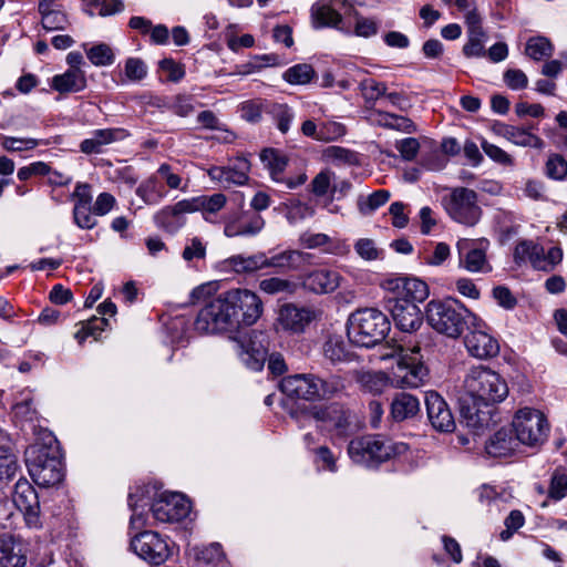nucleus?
Segmentation results:
<instances>
[{
  "label": "nucleus",
  "mask_w": 567,
  "mask_h": 567,
  "mask_svg": "<svg viewBox=\"0 0 567 567\" xmlns=\"http://www.w3.org/2000/svg\"><path fill=\"white\" fill-rule=\"evenodd\" d=\"M124 72L130 81H141L147 74V66L143 60L138 58H128L125 61Z\"/></svg>",
  "instance_id": "59"
},
{
  "label": "nucleus",
  "mask_w": 567,
  "mask_h": 567,
  "mask_svg": "<svg viewBox=\"0 0 567 567\" xmlns=\"http://www.w3.org/2000/svg\"><path fill=\"white\" fill-rule=\"evenodd\" d=\"M390 198V192L385 189H379L368 197H361L358 202L359 209L362 214H371L379 207L383 206Z\"/></svg>",
  "instance_id": "48"
},
{
  "label": "nucleus",
  "mask_w": 567,
  "mask_h": 567,
  "mask_svg": "<svg viewBox=\"0 0 567 567\" xmlns=\"http://www.w3.org/2000/svg\"><path fill=\"white\" fill-rule=\"evenodd\" d=\"M333 176V173L330 171H321L310 184L311 192L318 197L324 196L332 188L331 182Z\"/></svg>",
  "instance_id": "62"
},
{
  "label": "nucleus",
  "mask_w": 567,
  "mask_h": 567,
  "mask_svg": "<svg viewBox=\"0 0 567 567\" xmlns=\"http://www.w3.org/2000/svg\"><path fill=\"white\" fill-rule=\"evenodd\" d=\"M406 444L393 442L380 434L352 439L348 445L349 457L359 465L375 468L396 455L405 453Z\"/></svg>",
  "instance_id": "5"
},
{
  "label": "nucleus",
  "mask_w": 567,
  "mask_h": 567,
  "mask_svg": "<svg viewBox=\"0 0 567 567\" xmlns=\"http://www.w3.org/2000/svg\"><path fill=\"white\" fill-rule=\"evenodd\" d=\"M311 17L316 28H336L342 21V16L332 7L323 2H317L312 6Z\"/></svg>",
  "instance_id": "37"
},
{
  "label": "nucleus",
  "mask_w": 567,
  "mask_h": 567,
  "mask_svg": "<svg viewBox=\"0 0 567 567\" xmlns=\"http://www.w3.org/2000/svg\"><path fill=\"white\" fill-rule=\"evenodd\" d=\"M12 502L23 514L25 525L29 528L42 527L39 497L33 486L27 480H19L14 485Z\"/></svg>",
  "instance_id": "12"
},
{
  "label": "nucleus",
  "mask_w": 567,
  "mask_h": 567,
  "mask_svg": "<svg viewBox=\"0 0 567 567\" xmlns=\"http://www.w3.org/2000/svg\"><path fill=\"white\" fill-rule=\"evenodd\" d=\"M89 7L90 16H93L94 11H96L101 17L112 16L124 10L122 0H90Z\"/></svg>",
  "instance_id": "50"
},
{
  "label": "nucleus",
  "mask_w": 567,
  "mask_h": 567,
  "mask_svg": "<svg viewBox=\"0 0 567 567\" xmlns=\"http://www.w3.org/2000/svg\"><path fill=\"white\" fill-rule=\"evenodd\" d=\"M341 279L338 271L319 268L303 276L302 286L315 293H330L340 286Z\"/></svg>",
  "instance_id": "24"
},
{
  "label": "nucleus",
  "mask_w": 567,
  "mask_h": 567,
  "mask_svg": "<svg viewBox=\"0 0 567 567\" xmlns=\"http://www.w3.org/2000/svg\"><path fill=\"white\" fill-rule=\"evenodd\" d=\"M548 496L554 501H560L567 496V472L555 470L548 488Z\"/></svg>",
  "instance_id": "51"
},
{
  "label": "nucleus",
  "mask_w": 567,
  "mask_h": 567,
  "mask_svg": "<svg viewBox=\"0 0 567 567\" xmlns=\"http://www.w3.org/2000/svg\"><path fill=\"white\" fill-rule=\"evenodd\" d=\"M136 493H130L128 494V506L132 509V516L130 519V527L131 529H141L143 528L147 523V517L144 513L145 506H147V503L140 505Z\"/></svg>",
  "instance_id": "52"
},
{
  "label": "nucleus",
  "mask_w": 567,
  "mask_h": 567,
  "mask_svg": "<svg viewBox=\"0 0 567 567\" xmlns=\"http://www.w3.org/2000/svg\"><path fill=\"white\" fill-rule=\"evenodd\" d=\"M19 470L16 454L7 445L0 446V480H12Z\"/></svg>",
  "instance_id": "45"
},
{
  "label": "nucleus",
  "mask_w": 567,
  "mask_h": 567,
  "mask_svg": "<svg viewBox=\"0 0 567 567\" xmlns=\"http://www.w3.org/2000/svg\"><path fill=\"white\" fill-rule=\"evenodd\" d=\"M90 62L96 66H106L113 64L115 60L112 48L106 43H99L89 49L83 45Z\"/></svg>",
  "instance_id": "42"
},
{
  "label": "nucleus",
  "mask_w": 567,
  "mask_h": 567,
  "mask_svg": "<svg viewBox=\"0 0 567 567\" xmlns=\"http://www.w3.org/2000/svg\"><path fill=\"white\" fill-rule=\"evenodd\" d=\"M389 331L388 317L375 308L357 310L348 320L349 340L360 347H374L384 340Z\"/></svg>",
  "instance_id": "6"
},
{
  "label": "nucleus",
  "mask_w": 567,
  "mask_h": 567,
  "mask_svg": "<svg viewBox=\"0 0 567 567\" xmlns=\"http://www.w3.org/2000/svg\"><path fill=\"white\" fill-rule=\"evenodd\" d=\"M355 380L364 392L381 394L389 386V378L383 372H357Z\"/></svg>",
  "instance_id": "34"
},
{
  "label": "nucleus",
  "mask_w": 567,
  "mask_h": 567,
  "mask_svg": "<svg viewBox=\"0 0 567 567\" xmlns=\"http://www.w3.org/2000/svg\"><path fill=\"white\" fill-rule=\"evenodd\" d=\"M504 524L506 528L501 532L499 537L506 542L525 524V517L520 511L514 509L505 518Z\"/></svg>",
  "instance_id": "58"
},
{
  "label": "nucleus",
  "mask_w": 567,
  "mask_h": 567,
  "mask_svg": "<svg viewBox=\"0 0 567 567\" xmlns=\"http://www.w3.org/2000/svg\"><path fill=\"white\" fill-rule=\"evenodd\" d=\"M25 563L21 543L10 535L0 536V567H24Z\"/></svg>",
  "instance_id": "29"
},
{
  "label": "nucleus",
  "mask_w": 567,
  "mask_h": 567,
  "mask_svg": "<svg viewBox=\"0 0 567 567\" xmlns=\"http://www.w3.org/2000/svg\"><path fill=\"white\" fill-rule=\"evenodd\" d=\"M385 289L392 293L385 302L395 326L403 332L416 331L423 322L417 303L427 298V285L417 278H395L385 282Z\"/></svg>",
  "instance_id": "3"
},
{
  "label": "nucleus",
  "mask_w": 567,
  "mask_h": 567,
  "mask_svg": "<svg viewBox=\"0 0 567 567\" xmlns=\"http://www.w3.org/2000/svg\"><path fill=\"white\" fill-rule=\"evenodd\" d=\"M260 159L269 171L272 181L277 183H284L290 189L303 185L307 181V174L305 172L299 173L297 177H282V173L287 167L288 159L277 150L265 148L260 153Z\"/></svg>",
  "instance_id": "18"
},
{
  "label": "nucleus",
  "mask_w": 567,
  "mask_h": 567,
  "mask_svg": "<svg viewBox=\"0 0 567 567\" xmlns=\"http://www.w3.org/2000/svg\"><path fill=\"white\" fill-rule=\"evenodd\" d=\"M322 354L332 364L351 361L353 357L341 336H330L322 346Z\"/></svg>",
  "instance_id": "32"
},
{
  "label": "nucleus",
  "mask_w": 567,
  "mask_h": 567,
  "mask_svg": "<svg viewBox=\"0 0 567 567\" xmlns=\"http://www.w3.org/2000/svg\"><path fill=\"white\" fill-rule=\"evenodd\" d=\"M265 227V219L251 210L231 213L224 218L226 237H252Z\"/></svg>",
  "instance_id": "14"
},
{
  "label": "nucleus",
  "mask_w": 567,
  "mask_h": 567,
  "mask_svg": "<svg viewBox=\"0 0 567 567\" xmlns=\"http://www.w3.org/2000/svg\"><path fill=\"white\" fill-rule=\"evenodd\" d=\"M72 215L74 224L82 229H92L97 224L92 206L73 207Z\"/></svg>",
  "instance_id": "57"
},
{
  "label": "nucleus",
  "mask_w": 567,
  "mask_h": 567,
  "mask_svg": "<svg viewBox=\"0 0 567 567\" xmlns=\"http://www.w3.org/2000/svg\"><path fill=\"white\" fill-rule=\"evenodd\" d=\"M132 550L152 565H161L171 556V548L161 535L153 530H144L131 539Z\"/></svg>",
  "instance_id": "10"
},
{
  "label": "nucleus",
  "mask_w": 567,
  "mask_h": 567,
  "mask_svg": "<svg viewBox=\"0 0 567 567\" xmlns=\"http://www.w3.org/2000/svg\"><path fill=\"white\" fill-rule=\"evenodd\" d=\"M262 313L260 298L248 289H230L209 300L198 312L195 329L214 334L252 326Z\"/></svg>",
  "instance_id": "1"
},
{
  "label": "nucleus",
  "mask_w": 567,
  "mask_h": 567,
  "mask_svg": "<svg viewBox=\"0 0 567 567\" xmlns=\"http://www.w3.org/2000/svg\"><path fill=\"white\" fill-rule=\"evenodd\" d=\"M315 76V70L310 64H296L284 73V79L290 84H307Z\"/></svg>",
  "instance_id": "46"
},
{
  "label": "nucleus",
  "mask_w": 567,
  "mask_h": 567,
  "mask_svg": "<svg viewBox=\"0 0 567 567\" xmlns=\"http://www.w3.org/2000/svg\"><path fill=\"white\" fill-rule=\"evenodd\" d=\"M321 312L311 307H298L292 303L284 305L278 313V323L282 330L300 334L320 317Z\"/></svg>",
  "instance_id": "15"
},
{
  "label": "nucleus",
  "mask_w": 567,
  "mask_h": 567,
  "mask_svg": "<svg viewBox=\"0 0 567 567\" xmlns=\"http://www.w3.org/2000/svg\"><path fill=\"white\" fill-rule=\"evenodd\" d=\"M41 18L42 27L48 31L64 30L68 25L66 16L60 10L47 13Z\"/></svg>",
  "instance_id": "64"
},
{
  "label": "nucleus",
  "mask_w": 567,
  "mask_h": 567,
  "mask_svg": "<svg viewBox=\"0 0 567 567\" xmlns=\"http://www.w3.org/2000/svg\"><path fill=\"white\" fill-rule=\"evenodd\" d=\"M241 362L252 371H260L268 358L267 337L264 332L252 331L247 346H241Z\"/></svg>",
  "instance_id": "21"
},
{
  "label": "nucleus",
  "mask_w": 567,
  "mask_h": 567,
  "mask_svg": "<svg viewBox=\"0 0 567 567\" xmlns=\"http://www.w3.org/2000/svg\"><path fill=\"white\" fill-rule=\"evenodd\" d=\"M24 454L29 474L37 485L51 487L62 482L64 463L59 441L52 433H43Z\"/></svg>",
  "instance_id": "4"
},
{
  "label": "nucleus",
  "mask_w": 567,
  "mask_h": 567,
  "mask_svg": "<svg viewBox=\"0 0 567 567\" xmlns=\"http://www.w3.org/2000/svg\"><path fill=\"white\" fill-rule=\"evenodd\" d=\"M259 288L260 290L269 295H275L279 292L292 293L295 291V284L286 279L271 277L261 280L259 284Z\"/></svg>",
  "instance_id": "55"
},
{
  "label": "nucleus",
  "mask_w": 567,
  "mask_h": 567,
  "mask_svg": "<svg viewBox=\"0 0 567 567\" xmlns=\"http://www.w3.org/2000/svg\"><path fill=\"white\" fill-rule=\"evenodd\" d=\"M229 266L237 274H251L262 268H267L268 257L265 254L252 256H233L228 260Z\"/></svg>",
  "instance_id": "35"
},
{
  "label": "nucleus",
  "mask_w": 567,
  "mask_h": 567,
  "mask_svg": "<svg viewBox=\"0 0 567 567\" xmlns=\"http://www.w3.org/2000/svg\"><path fill=\"white\" fill-rule=\"evenodd\" d=\"M520 442L513 427H503L494 433L486 443V452L493 457H506L512 455L519 446Z\"/></svg>",
  "instance_id": "26"
},
{
  "label": "nucleus",
  "mask_w": 567,
  "mask_h": 567,
  "mask_svg": "<svg viewBox=\"0 0 567 567\" xmlns=\"http://www.w3.org/2000/svg\"><path fill=\"white\" fill-rule=\"evenodd\" d=\"M279 388L284 394L291 399L317 401L316 375L311 373L291 374L285 377Z\"/></svg>",
  "instance_id": "19"
},
{
  "label": "nucleus",
  "mask_w": 567,
  "mask_h": 567,
  "mask_svg": "<svg viewBox=\"0 0 567 567\" xmlns=\"http://www.w3.org/2000/svg\"><path fill=\"white\" fill-rule=\"evenodd\" d=\"M460 412L467 427L478 434L488 427L492 419L491 405L503 402L508 395L505 379L494 370L477 365L465 375Z\"/></svg>",
  "instance_id": "2"
},
{
  "label": "nucleus",
  "mask_w": 567,
  "mask_h": 567,
  "mask_svg": "<svg viewBox=\"0 0 567 567\" xmlns=\"http://www.w3.org/2000/svg\"><path fill=\"white\" fill-rule=\"evenodd\" d=\"M447 215L456 223L474 226L482 217L477 194L467 187H456L443 198Z\"/></svg>",
  "instance_id": "9"
},
{
  "label": "nucleus",
  "mask_w": 567,
  "mask_h": 567,
  "mask_svg": "<svg viewBox=\"0 0 567 567\" xmlns=\"http://www.w3.org/2000/svg\"><path fill=\"white\" fill-rule=\"evenodd\" d=\"M503 80L512 90H523L528 85L527 75L519 69H508L504 72Z\"/></svg>",
  "instance_id": "63"
},
{
  "label": "nucleus",
  "mask_w": 567,
  "mask_h": 567,
  "mask_svg": "<svg viewBox=\"0 0 567 567\" xmlns=\"http://www.w3.org/2000/svg\"><path fill=\"white\" fill-rule=\"evenodd\" d=\"M507 141L515 145L533 148H542L544 142L540 137L532 134L528 130L518 126H512Z\"/></svg>",
  "instance_id": "43"
},
{
  "label": "nucleus",
  "mask_w": 567,
  "mask_h": 567,
  "mask_svg": "<svg viewBox=\"0 0 567 567\" xmlns=\"http://www.w3.org/2000/svg\"><path fill=\"white\" fill-rule=\"evenodd\" d=\"M424 401L431 425L439 432H453L455 421L445 400L437 392H427Z\"/></svg>",
  "instance_id": "17"
},
{
  "label": "nucleus",
  "mask_w": 567,
  "mask_h": 567,
  "mask_svg": "<svg viewBox=\"0 0 567 567\" xmlns=\"http://www.w3.org/2000/svg\"><path fill=\"white\" fill-rule=\"evenodd\" d=\"M420 351L419 344L411 347L400 344L390 354L400 358L399 365H402V369L405 370V373L401 377V382L405 386L417 388L427 377V369L421 363V357H419Z\"/></svg>",
  "instance_id": "11"
},
{
  "label": "nucleus",
  "mask_w": 567,
  "mask_h": 567,
  "mask_svg": "<svg viewBox=\"0 0 567 567\" xmlns=\"http://www.w3.org/2000/svg\"><path fill=\"white\" fill-rule=\"evenodd\" d=\"M420 411V402L412 394L399 392L391 403V415L395 421L413 417Z\"/></svg>",
  "instance_id": "31"
},
{
  "label": "nucleus",
  "mask_w": 567,
  "mask_h": 567,
  "mask_svg": "<svg viewBox=\"0 0 567 567\" xmlns=\"http://www.w3.org/2000/svg\"><path fill=\"white\" fill-rule=\"evenodd\" d=\"M266 114L270 115L277 128L286 134L295 117L293 111L287 104L272 103L266 105Z\"/></svg>",
  "instance_id": "40"
},
{
  "label": "nucleus",
  "mask_w": 567,
  "mask_h": 567,
  "mask_svg": "<svg viewBox=\"0 0 567 567\" xmlns=\"http://www.w3.org/2000/svg\"><path fill=\"white\" fill-rule=\"evenodd\" d=\"M154 176H157L158 181H163L169 189H182L185 190L186 187L182 186L183 178L179 174H177L173 167L163 163L158 166Z\"/></svg>",
  "instance_id": "54"
},
{
  "label": "nucleus",
  "mask_w": 567,
  "mask_h": 567,
  "mask_svg": "<svg viewBox=\"0 0 567 567\" xmlns=\"http://www.w3.org/2000/svg\"><path fill=\"white\" fill-rule=\"evenodd\" d=\"M316 388L318 392L317 401H320L330 400L339 395L344 391L346 384L343 378L337 374L330 375L327 379L316 375Z\"/></svg>",
  "instance_id": "39"
},
{
  "label": "nucleus",
  "mask_w": 567,
  "mask_h": 567,
  "mask_svg": "<svg viewBox=\"0 0 567 567\" xmlns=\"http://www.w3.org/2000/svg\"><path fill=\"white\" fill-rule=\"evenodd\" d=\"M554 47L551 42L545 37L530 38L525 48V53L535 61H540L545 58L551 56Z\"/></svg>",
  "instance_id": "41"
},
{
  "label": "nucleus",
  "mask_w": 567,
  "mask_h": 567,
  "mask_svg": "<svg viewBox=\"0 0 567 567\" xmlns=\"http://www.w3.org/2000/svg\"><path fill=\"white\" fill-rule=\"evenodd\" d=\"M359 89L367 102H375L386 93L385 83L378 82L370 78L362 80L359 84Z\"/></svg>",
  "instance_id": "53"
},
{
  "label": "nucleus",
  "mask_w": 567,
  "mask_h": 567,
  "mask_svg": "<svg viewBox=\"0 0 567 567\" xmlns=\"http://www.w3.org/2000/svg\"><path fill=\"white\" fill-rule=\"evenodd\" d=\"M182 257L186 262H192L194 259H205L206 243H204L199 237H193L184 247Z\"/></svg>",
  "instance_id": "56"
},
{
  "label": "nucleus",
  "mask_w": 567,
  "mask_h": 567,
  "mask_svg": "<svg viewBox=\"0 0 567 567\" xmlns=\"http://www.w3.org/2000/svg\"><path fill=\"white\" fill-rule=\"evenodd\" d=\"M310 415L317 421L329 423L331 431L338 437L344 439L350 434V412L338 403L315 406L310 410Z\"/></svg>",
  "instance_id": "16"
},
{
  "label": "nucleus",
  "mask_w": 567,
  "mask_h": 567,
  "mask_svg": "<svg viewBox=\"0 0 567 567\" xmlns=\"http://www.w3.org/2000/svg\"><path fill=\"white\" fill-rule=\"evenodd\" d=\"M458 265L470 272H488L491 266L487 262L485 250L474 246L470 239H461L457 245Z\"/></svg>",
  "instance_id": "23"
},
{
  "label": "nucleus",
  "mask_w": 567,
  "mask_h": 567,
  "mask_svg": "<svg viewBox=\"0 0 567 567\" xmlns=\"http://www.w3.org/2000/svg\"><path fill=\"white\" fill-rule=\"evenodd\" d=\"M470 311L455 299L432 300L426 306V320L439 333L458 338L467 328Z\"/></svg>",
  "instance_id": "7"
},
{
  "label": "nucleus",
  "mask_w": 567,
  "mask_h": 567,
  "mask_svg": "<svg viewBox=\"0 0 567 567\" xmlns=\"http://www.w3.org/2000/svg\"><path fill=\"white\" fill-rule=\"evenodd\" d=\"M512 427L520 444L529 447L543 445L549 433V423L545 414L528 406L522 408L515 413Z\"/></svg>",
  "instance_id": "8"
},
{
  "label": "nucleus",
  "mask_w": 567,
  "mask_h": 567,
  "mask_svg": "<svg viewBox=\"0 0 567 567\" xmlns=\"http://www.w3.org/2000/svg\"><path fill=\"white\" fill-rule=\"evenodd\" d=\"M545 174L550 179L565 181L567 178V159L560 154H550L545 163Z\"/></svg>",
  "instance_id": "44"
},
{
  "label": "nucleus",
  "mask_w": 567,
  "mask_h": 567,
  "mask_svg": "<svg viewBox=\"0 0 567 567\" xmlns=\"http://www.w3.org/2000/svg\"><path fill=\"white\" fill-rule=\"evenodd\" d=\"M305 255L299 250H286L268 257L267 268L272 267L281 270H296L305 264Z\"/></svg>",
  "instance_id": "38"
},
{
  "label": "nucleus",
  "mask_w": 567,
  "mask_h": 567,
  "mask_svg": "<svg viewBox=\"0 0 567 567\" xmlns=\"http://www.w3.org/2000/svg\"><path fill=\"white\" fill-rule=\"evenodd\" d=\"M486 32L467 33V42L463 47V54L466 58L486 56L485 40Z\"/></svg>",
  "instance_id": "47"
},
{
  "label": "nucleus",
  "mask_w": 567,
  "mask_h": 567,
  "mask_svg": "<svg viewBox=\"0 0 567 567\" xmlns=\"http://www.w3.org/2000/svg\"><path fill=\"white\" fill-rule=\"evenodd\" d=\"M187 202L190 213L202 212L204 219L212 223L214 220L213 217L225 208L227 197L223 193H215L209 196L200 195L188 198Z\"/></svg>",
  "instance_id": "28"
},
{
  "label": "nucleus",
  "mask_w": 567,
  "mask_h": 567,
  "mask_svg": "<svg viewBox=\"0 0 567 567\" xmlns=\"http://www.w3.org/2000/svg\"><path fill=\"white\" fill-rule=\"evenodd\" d=\"M167 192L158 181L157 176H150L143 181L136 188V195L146 205H158L165 197Z\"/></svg>",
  "instance_id": "33"
},
{
  "label": "nucleus",
  "mask_w": 567,
  "mask_h": 567,
  "mask_svg": "<svg viewBox=\"0 0 567 567\" xmlns=\"http://www.w3.org/2000/svg\"><path fill=\"white\" fill-rule=\"evenodd\" d=\"M122 128H102L92 132L91 137L85 138L80 144V150L84 154H100L104 146L124 137Z\"/></svg>",
  "instance_id": "27"
},
{
  "label": "nucleus",
  "mask_w": 567,
  "mask_h": 567,
  "mask_svg": "<svg viewBox=\"0 0 567 567\" xmlns=\"http://www.w3.org/2000/svg\"><path fill=\"white\" fill-rule=\"evenodd\" d=\"M190 209L187 199H182L174 205H168L156 212L153 216L155 225L169 234H175L186 223L185 214Z\"/></svg>",
  "instance_id": "22"
},
{
  "label": "nucleus",
  "mask_w": 567,
  "mask_h": 567,
  "mask_svg": "<svg viewBox=\"0 0 567 567\" xmlns=\"http://www.w3.org/2000/svg\"><path fill=\"white\" fill-rule=\"evenodd\" d=\"M323 156L333 163L341 164L347 163L351 164L354 163L357 159L355 153L351 152L350 150H347L341 146H329L323 151Z\"/></svg>",
  "instance_id": "61"
},
{
  "label": "nucleus",
  "mask_w": 567,
  "mask_h": 567,
  "mask_svg": "<svg viewBox=\"0 0 567 567\" xmlns=\"http://www.w3.org/2000/svg\"><path fill=\"white\" fill-rule=\"evenodd\" d=\"M250 163L245 157H238L234 166H212L207 175L214 182L228 188L231 185L243 186L249 181Z\"/></svg>",
  "instance_id": "20"
},
{
  "label": "nucleus",
  "mask_w": 567,
  "mask_h": 567,
  "mask_svg": "<svg viewBox=\"0 0 567 567\" xmlns=\"http://www.w3.org/2000/svg\"><path fill=\"white\" fill-rule=\"evenodd\" d=\"M270 102L261 100H249L240 104V116L251 123L259 122L262 113H266V105Z\"/></svg>",
  "instance_id": "49"
},
{
  "label": "nucleus",
  "mask_w": 567,
  "mask_h": 567,
  "mask_svg": "<svg viewBox=\"0 0 567 567\" xmlns=\"http://www.w3.org/2000/svg\"><path fill=\"white\" fill-rule=\"evenodd\" d=\"M153 517L161 523H175L186 518L190 512V504L179 493H163L151 507Z\"/></svg>",
  "instance_id": "13"
},
{
  "label": "nucleus",
  "mask_w": 567,
  "mask_h": 567,
  "mask_svg": "<svg viewBox=\"0 0 567 567\" xmlns=\"http://www.w3.org/2000/svg\"><path fill=\"white\" fill-rule=\"evenodd\" d=\"M467 351L475 358L488 359L499 352L498 341L484 331H472L465 338Z\"/></svg>",
  "instance_id": "25"
},
{
  "label": "nucleus",
  "mask_w": 567,
  "mask_h": 567,
  "mask_svg": "<svg viewBox=\"0 0 567 567\" xmlns=\"http://www.w3.org/2000/svg\"><path fill=\"white\" fill-rule=\"evenodd\" d=\"M161 71L166 73L167 81L179 82L185 76V68L182 63L176 62L171 58H165L158 63Z\"/></svg>",
  "instance_id": "60"
},
{
  "label": "nucleus",
  "mask_w": 567,
  "mask_h": 567,
  "mask_svg": "<svg viewBox=\"0 0 567 567\" xmlns=\"http://www.w3.org/2000/svg\"><path fill=\"white\" fill-rule=\"evenodd\" d=\"M379 126L400 131L403 133L416 132V125L412 120L405 116L388 113V112H375V118L373 120Z\"/></svg>",
  "instance_id": "36"
},
{
  "label": "nucleus",
  "mask_w": 567,
  "mask_h": 567,
  "mask_svg": "<svg viewBox=\"0 0 567 567\" xmlns=\"http://www.w3.org/2000/svg\"><path fill=\"white\" fill-rule=\"evenodd\" d=\"M51 86L60 93L80 92L86 86V79L82 70L69 69L54 75Z\"/></svg>",
  "instance_id": "30"
}]
</instances>
